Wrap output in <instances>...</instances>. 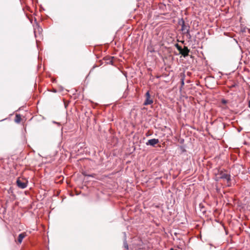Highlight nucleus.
Here are the masks:
<instances>
[{
  "mask_svg": "<svg viewBox=\"0 0 250 250\" xmlns=\"http://www.w3.org/2000/svg\"><path fill=\"white\" fill-rule=\"evenodd\" d=\"M109 63H111V64H113V62L111 61Z\"/></svg>",
  "mask_w": 250,
  "mask_h": 250,
  "instance_id": "31",
  "label": "nucleus"
},
{
  "mask_svg": "<svg viewBox=\"0 0 250 250\" xmlns=\"http://www.w3.org/2000/svg\"><path fill=\"white\" fill-rule=\"evenodd\" d=\"M41 10H45L44 8L42 7V6L41 7Z\"/></svg>",
  "mask_w": 250,
  "mask_h": 250,
  "instance_id": "27",
  "label": "nucleus"
},
{
  "mask_svg": "<svg viewBox=\"0 0 250 250\" xmlns=\"http://www.w3.org/2000/svg\"><path fill=\"white\" fill-rule=\"evenodd\" d=\"M146 99L143 103L144 105H150L153 104V100L151 98L149 91H147L145 94Z\"/></svg>",
  "mask_w": 250,
  "mask_h": 250,
  "instance_id": "2",
  "label": "nucleus"
},
{
  "mask_svg": "<svg viewBox=\"0 0 250 250\" xmlns=\"http://www.w3.org/2000/svg\"><path fill=\"white\" fill-rule=\"evenodd\" d=\"M221 179L219 178V176H218V177H216V178H215V181H219Z\"/></svg>",
  "mask_w": 250,
  "mask_h": 250,
  "instance_id": "22",
  "label": "nucleus"
},
{
  "mask_svg": "<svg viewBox=\"0 0 250 250\" xmlns=\"http://www.w3.org/2000/svg\"><path fill=\"white\" fill-rule=\"evenodd\" d=\"M178 142L183 145L185 142V140L184 138H180L178 139Z\"/></svg>",
  "mask_w": 250,
  "mask_h": 250,
  "instance_id": "15",
  "label": "nucleus"
},
{
  "mask_svg": "<svg viewBox=\"0 0 250 250\" xmlns=\"http://www.w3.org/2000/svg\"><path fill=\"white\" fill-rule=\"evenodd\" d=\"M228 103V100L225 99H222L221 100V103L223 104H227V103Z\"/></svg>",
  "mask_w": 250,
  "mask_h": 250,
  "instance_id": "16",
  "label": "nucleus"
},
{
  "mask_svg": "<svg viewBox=\"0 0 250 250\" xmlns=\"http://www.w3.org/2000/svg\"><path fill=\"white\" fill-rule=\"evenodd\" d=\"M83 175H84V176H87V174H86V172H83Z\"/></svg>",
  "mask_w": 250,
  "mask_h": 250,
  "instance_id": "23",
  "label": "nucleus"
},
{
  "mask_svg": "<svg viewBox=\"0 0 250 250\" xmlns=\"http://www.w3.org/2000/svg\"><path fill=\"white\" fill-rule=\"evenodd\" d=\"M17 186L21 189H24L27 186L28 182H22L19 178L16 180Z\"/></svg>",
  "mask_w": 250,
  "mask_h": 250,
  "instance_id": "4",
  "label": "nucleus"
},
{
  "mask_svg": "<svg viewBox=\"0 0 250 250\" xmlns=\"http://www.w3.org/2000/svg\"><path fill=\"white\" fill-rule=\"evenodd\" d=\"M184 34L186 35L188 39H190V40L192 39V37L190 34L189 30L186 31V32H184Z\"/></svg>",
  "mask_w": 250,
  "mask_h": 250,
  "instance_id": "13",
  "label": "nucleus"
},
{
  "mask_svg": "<svg viewBox=\"0 0 250 250\" xmlns=\"http://www.w3.org/2000/svg\"><path fill=\"white\" fill-rule=\"evenodd\" d=\"M38 60H39V61H40V62H42V59H41V60H40V58L39 56H38ZM41 66H42V63H41V62H40V63L38 64V68H41Z\"/></svg>",
  "mask_w": 250,
  "mask_h": 250,
  "instance_id": "17",
  "label": "nucleus"
},
{
  "mask_svg": "<svg viewBox=\"0 0 250 250\" xmlns=\"http://www.w3.org/2000/svg\"><path fill=\"white\" fill-rule=\"evenodd\" d=\"M225 231H226V234H228V231L226 229H225Z\"/></svg>",
  "mask_w": 250,
  "mask_h": 250,
  "instance_id": "29",
  "label": "nucleus"
},
{
  "mask_svg": "<svg viewBox=\"0 0 250 250\" xmlns=\"http://www.w3.org/2000/svg\"><path fill=\"white\" fill-rule=\"evenodd\" d=\"M199 207L200 208V210L204 214L206 212V210L205 209V207L202 204H199Z\"/></svg>",
  "mask_w": 250,
  "mask_h": 250,
  "instance_id": "14",
  "label": "nucleus"
},
{
  "mask_svg": "<svg viewBox=\"0 0 250 250\" xmlns=\"http://www.w3.org/2000/svg\"><path fill=\"white\" fill-rule=\"evenodd\" d=\"M178 146L181 150L182 153H185L187 151L186 149V146L185 145Z\"/></svg>",
  "mask_w": 250,
  "mask_h": 250,
  "instance_id": "9",
  "label": "nucleus"
},
{
  "mask_svg": "<svg viewBox=\"0 0 250 250\" xmlns=\"http://www.w3.org/2000/svg\"><path fill=\"white\" fill-rule=\"evenodd\" d=\"M182 83H183V84H184V81H183L182 82Z\"/></svg>",
  "mask_w": 250,
  "mask_h": 250,
  "instance_id": "37",
  "label": "nucleus"
},
{
  "mask_svg": "<svg viewBox=\"0 0 250 250\" xmlns=\"http://www.w3.org/2000/svg\"><path fill=\"white\" fill-rule=\"evenodd\" d=\"M229 174L225 173L223 171H220L218 174V176H219V178L221 179H225L227 178Z\"/></svg>",
  "mask_w": 250,
  "mask_h": 250,
  "instance_id": "8",
  "label": "nucleus"
},
{
  "mask_svg": "<svg viewBox=\"0 0 250 250\" xmlns=\"http://www.w3.org/2000/svg\"><path fill=\"white\" fill-rule=\"evenodd\" d=\"M248 107L250 108V100L248 102Z\"/></svg>",
  "mask_w": 250,
  "mask_h": 250,
  "instance_id": "26",
  "label": "nucleus"
},
{
  "mask_svg": "<svg viewBox=\"0 0 250 250\" xmlns=\"http://www.w3.org/2000/svg\"><path fill=\"white\" fill-rule=\"evenodd\" d=\"M38 30H39V32H42V27H40L39 26Z\"/></svg>",
  "mask_w": 250,
  "mask_h": 250,
  "instance_id": "21",
  "label": "nucleus"
},
{
  "mask_svg": "<svg viewBox=\"0 0 250 250\" xmlns=\"http://www.w3.org/2000/svg\"><path fill=\"white\" fill-rule=\"evenodd\" d=\"M52 123L53 124H57L58 126H60L61 125V124L60 123H59V122H57L56 121H53Z\"/></svg>",
  "mask_w": 250,
  "mask_h": 250,
  "instance_id": "18",
  "label": "nucleus"
},
{
  "mask_svg": "<svg viewBox=\"0 0 250 250\" xmlns=\"http://www.w3.org/2000/svg\"><path fill=\"white\" fill-rule=\"evenodd\" d=\"M225 180H226L227 181V183H228V186L230 187V183L231 181L230 175L229 174L228 175V176H227V178H225Z\"/></svg>",
  "mask_w": 250,
  "mask_h": 250,
  "instance_id": "11",
  "label": "nucleus"
},
{
  "mask_svg": "<svg viewBox=\"0 0 250 250\" xmlns=\"http://www.w3.org/2000/svg\"><path fill=\"white\" fill-rule=\"evenodd\" d=\"M159 143V140L158 139L153 138L149 139L146 143V145L147 146H150L152 147H155L156 145Z\"/></svg>",
  "mask_w": 250,
  "mask_h": 250,
  "instance_id": "3",
  "label": "nucleus"
},
{
  "mask_svg": "<svg viewBox=\"0 0 250 250\" xmlns=\"http://www.w3.org/2000/svg\"><path fill=\"white\" fill-rule=\"evenodd\" d=\"M179 0L180 1L181 0Z\"/></svg>",
  "mask_w": 250,
  "mask_h": 250,
  "instance_id": "38",
  "label": "nucleus"
},
{
  "mask_svg": "<svg viewBox=\"0 0 250 250\" xmlns=\"http://www.w3.org/2000/svg\"><path fill=\"white\" fill-rule=\"evenodd\" d=\"M194 42L196 41V37L194 38Z\"/></svg>",
  "mask_w": 250,
  "mask_h": 250,
  "instance_id": "33",
  "label": "nucleus"
},
{
  "mask_svg": "<svg viewBox=\"0 0 250 250\" xmlns=\"http://www.w3.org/2000/svg\"><path fill=\"white\" fill-rule=\"evenodd\" d=\"M95 175V174H88L87 175V177H94V176Z\"/></svg>",
  "mask_w": 250,
  "mask_h": 250,
  "instance_id": "19",
  "label": "nucleus"
},
{
  "mask_svg": "<svg viewBox=\"0 0 250 250\" xmlns=\"http://www.w3.org/2000/svg\"><path fill=\"white\" fill-rule=\"evenodd\" d=\"M96 67V65H94V66L93 67L92 69H94V68H95Z\"/></svg>",
  "mask_w": 250,
  "mask_h": 250,
  "instance_id": "32",
  "label": "nucleus"
},
{
  "mask_svg": "<svg viewBox=\"0 0 250 250\" xmlns=\"http://www.w3.org/2000/svg\"><path fill=\"white\" fill-rule=\"evenodd\" d=\"M6 118H5V119H2V120H0V122L3 121H4V120H6Z\"/></svg>",
  "mask_w": 250,
  "mask_h": 250,
  "instance_id": "28",
  "label": "nucleus"
},
{
  "mask_svg": "<svg viewBox=\"0 0 250 250\" xmlns=\"http://www.w3.org/2000/svg\"><path fill=\"white\" fill-rule=\"evenodd\" d=\"M178 24L181 26V30L183 32H186L187 30H189L190 26L188 22H186L183 18L179 19L178 20Z\"/></svg>",
  "mask_w": 250,
  "mask_h": 250,
  "instance_id": "1",
  "label": "nucleus"
},
{
  "mask_svg": "<svg viewBox=\"0 0 250 250\" xmlns=\"http://www.w3.org/2000/svg\"><path fill=\"white\" fill-rule=\"evenodd\" d=\"M21 121V116L20 114H17L15 116V122L16 123H20Z\"/></svg>",
  "mask_w": 250,
  "mask_h": 250,
  "instance_id": "10",
  "label": "nucleus"
},
{
  "mask_svg": "<svg viewBox=\"0 0 250 250\" xmlns=\"http://www.w3.org/2000/svg\"><path fill=\"white\" fill-rule=\"evenodd\" d=\"M124 234V240H123V247L126 250H128V245L127 244V240H126V234L125 232L123 233Z\"/></svg>",
  "mask_w": 250,
  "mask_h": 250,
  "instance_id": "6",
  "label": "nucleus"
},
{
  "mask_svg": "<svg viewBox=\"0 0 250 250\" xmlns=\"http://www.w3.org/2000/svg\"><path fill=\"white\" fill-rule=\"evenodd\" d=\"M155 52V50H154V49H152L151 50H150V52H151V53H153Z\"/></svg>",
  "mask_w": 250,
  "mask_h": 250,
  "instance_id": "24",
  "label": "nucleus"
},
{
  "mask_svg": "<svg viewBox=\"0 0 250 250\" xmlns=\"http://www.w3.org/2000/svg\"><path fill=\"white\" fill-rule=\"evenodd\" d=\"M234 40L235 41V42H236V43H238V42H237V41L236 40Z\"/></svg>",
  "mask_w": 250,
  "mask_h": 250,
  "instance_id": "36",
  "label": "nucleus"
},
{
  "mask_svg": "<svg viewBox=\"0 0 250 250\" xmlns=\"http://www.w3.org/2000/svg\"><path fill=\"white\" fill-rule=\"evenodd\" d=\"M242 127H239V128H237V131L238 132H240L241 131V130H242Z\"/></svg>",
  "mask_w": 250,
  "mask_h": 250,
  "instance_id": "20",
  "label": "nucleus"
},
{
  "mask_svg": "<svg viewBox=\"0 0 250 250\" xmlns=\"http://www.w3.org/2000/svg\"><path fill=\"white\" fill-rule=\"evenodd\" d=\"M53 91H54V92H57V91H56V90H53Z\"/></svg>",
  "mask_w": 250,
  "mask_h": 250,
  "instance_id": "34",
  "label": "nucleus"
},
{
  "mask_svg": "<svg viewBox=\"0 0 250 250\" xmlns=\"http://www.w3.org/2000/svg\"><path fill=\"white\" fill-rule=\"evenodd\" d=\"M53 91H54V92H57V91H56V90H53Z\"/></svg>",
  "mask_w": 250,
  "mask_h": 250,
  "instance_id": "35",
  "label": "nucleus"
},
{
  "mask_svg": "<svg viewBox=\"0 0 250 250\" xmlns=\"http://www.w3.org/2000/svg\"><path fill=\"white\" fill-rule=\"evenodd\" d=\"M60 91H62L63 90V88L62 86H60Z\"/></svg>",
  "mask_w": 250,
  "mask_h": 250,
  "instance_id": "25",
  "label": "nucleus"
},
{
  "mask_svg": "<svg viewBox=\"0 0 250 250\" xmlns=\"http://www.w3.org/2000/svg\"><path fill=\"white\" fill-rule=\"evenodd\" d=\"M174 46L180 52L182 53L183 48L181 45H180L178 43H176L174 44Z\"/></svg>",
  "mask_w": 250,
  "mask_h": 250,
  "instance_id": "12",
  "label": "nucleus"
},
{
  "mask_svg": "<svg viewBox=\"0 0 250 250\" xmlns=\"http://www.w3.org/2000/svg\"><path fill=\"white\" fill-rule=\"evenodd\" d=\"M235 84H233V85H232L231 86V87H235Z\"/></svg>",
  "mask_w": 250,
  "mask_h": 250,
  "instance_id": "30",
  "label": "nucleus"
},
{
  "mask_svg": "<svg viewBox=\"0 0 250 250\" xmlns=\"http://www.w3.org/2000/svg\"><path fill=\"white\" fill-rule=\"evenodd\" d=\"M190 52V50L188 48L187 46H184V48L182 49V53L180 52V54L185 58L188 56V53Z\"/></svg>",
  "mask_w": 250,
  "mask_h": 250,
  "instance_id": "5",
  "label": "nucleus"
},
{
  "mask_svg": "<svg viewBox=\"0 0 250 250\" xmlns=\"http://www.w3.org/2000/svg\"><path fill=\"white\" fill-rule=\"evenodd\" d=\"M26 233L25 232H22L19 234L18 236L17 241L19 243L21 244L22 242L23 238L25 237Z\"/></svg>",
  "mask_w": 250,
  "mask_h": 250,
  "instance_id": "7",
  "label": "nucleus"
}]
</instances>
